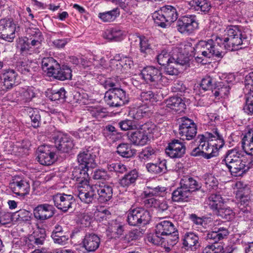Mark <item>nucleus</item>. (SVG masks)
<instances>
[{
	"label": "nucleus",
	"mask_w": 253,
	"mask_h": 253,
	"mask_svg": "<svg viewBox=\"0 0 253 253\" xmlns=\"http://www.w3.org/2000/svg\"><path fill=\"white\" fill-rule=\"evenodd\" d=\"M221 38L212 36L207 41H200L194 47V56L198 62L204 64L206 59L215 57L217 58L223 57L224 53L220 50Z\"/></svg>",
	"instance_id": "f257e3e1"
},
{
	"label": "nucleus",
	"mask_w": 253,
	"mask_h": 253,
	"mask_svg": "<svg viewBox=\"0 0 253 253\" xmlns=\"http://www.w3.org/2000/svg\"><path fill=\"white\" fill-rule=\"evenodd\" d=\"M158 63L165 66L166 73L169 75H177L180 70H183L189 65V58L176 49L170 55L166 50H162L157 55Z\"/></svg>",
	"instance_id": "f03ea898"
},
{
	"label": "nucleus",
	"mask_w": 253,
	"mask_h": 253,
	"mask_svg": "<svg viewBox=\"0 0 253 253\" xmlns=\"http://www.w3.org/2000/svg\"><path fill=\"white\" fill-rule=\"evenodd\" d=\"M252 161H249L242 155V151L235 148L225 153L222 164H224L233 176H238L248 171L252 166Z\"/></svg>",
	"instance_id": "7ed1b4c3"
},
{
	"label": "nucleus",
	"mask_w": 253,
	"mask_h": 253,
	"mask_svg": "<svg viewBox=\"0 0 253 253\" xmlns=\"http://www.w3.org/2000/svg\"><path fill=\"white\" fill-rule=\"evenodd\" d=\"M226 37L221 38V46L229 51L244 48L250 44V36L242 32L238 27L230 26L225 30Z\"/></svg>",
	"instance_id": "20e7f679"
},
{
	"label": "nucleus",
	"mask_w": 253,
	"mask_h": 253,
	"mask_svg": "<svg viewBox=\"0 0 253 253\" xmlns=\"http://www.w3.org/2000/svg\"><path fill=\"white\" fill-rule=\"evenodd\" d=\"M155 23L162 28L169 26L178 18V13L176 8L171 5H166L161 7L153 14Z\"/></svg>",
	"instance_id": "39448f33"
},
{
	"label": "nucleus",
	"mask_w": 253,
	"mask_h": 253,
	"mask_svg": "<svg viewBox=\"0 0 253 253\" xmlns=\"http://www.w3.org/2000/svg\"><path fill=\"white\" fill-rule=\"evenodd\" d=\"M140 75L147 83L157 88L167 85L169 79L162 75L161 72L153 66H147L141 71Z\"/></svg>",
	"instance_id": "423d86ee"
},
{
	"label": "nucleus",
	"mask_w": 253,
	"mask_h": 253,
	"mask_svg": "<svg viewBox=\"0 0 253 253\" xmlns=\"http://www.w3.org/2000/svg\"><path fill=\"white\" fill-rule=\"evenodd\" d=\"M150 219L149 212L141 207H132L127 212V221L130 226L145 225L148 223Z\"/></svg>",
	"instance_id": "0eeeda50"
},
{
	"label": "nucleus",
	"mask_w": 253,
	"mask_h": 253,
	"mask_svg": "<svg viewBox=\"0 0 253 253\" xmlns=\"http://www.w3.org/2000/svg\"><path fill=\"white\" fill-rule=\"evenodd\" d=\"M198 139L199 145L192 150L191 153L192 156H202L209 159L218 155L219 150L215 147L211 145L206 137L201 135L198 136Z\"/></svg>",
	"instance_id": "6e6552de"
},
{
	"label": "nucleus",
	"mask_w": 253,
	"mask_h": 253,
	"mask_svg": "<svg viewBox=\"0 0 253 253\" xmlns=\"http://www.w3.org/2000/svg\"><path fill=\"white\" fill-rule=\"evenodd\" d=\"M104 100L110 107H115L122 106L128 101L126 91L119 87L109 88L105 93Z\"/></svg>",
	"instance_id": "1a4fd4ad"
},
{
	"label": "nucleus",
	"mask_w": 253,
	"mask_h": 253,
	"mask_svg": "<svg viewBox=\"0 0 253 253\" xmlns=\"http://www.w3.org/2000/svg\"><path fill=\"white\" fill-rule=\"evenodd\" d=\"M179 125L178 134L183 140L193 139L197 132V128L193 120L187 117L180 119Z\"/></svg>",
	"instance_id": "9d476101"
},
{
	"label": "nucleus",
	"mask_w": 253,
	"mask_h": 253,
	"mask_svg": "<svg viewBox=\"0 0 253 253\" xmlns=\"http://www.w3.org/2000/svg\"><path fill=\"white\" fill-rule=\"evenodd\" d=\"M178 31L182 34H189L198 27L196 16L186 15L179 19L176 23Z\"/></svg>",
	"instance_id": "9b49d317"
},
{
	"label": "nucleus",
	"mask_w": 253,
	"mask_h": 253,
	"mask_svg": "<svg viewBox=\"0 0 253 253\" xmlns=\"http://www.w3.org/2000/svg\"><path fill=\"white\" fill-rule=\"evenodd\" d=\"M16 24L11 18L0 20V38L8 42L15 37Z\"/></svg>",
	"instance_id": "f8f14e48"
},
{
	"label": "nucleus",
	"mask_w": 253,
	"mask_h": 253,
	"mask_svg": "<svg viewBox=\"0 0 253 253\" xmlns=\"http://www.w3.org/2000/svg\"><path fill=\"white\" fill-rule=\"evenodd\" d=\"M55 206L64 212L73 210L72 205L75 203V199L72 195L65 193H57L53 196Z\"/></svg>",
	"instance_id": "ddd939ff"
},
{
	"label": "nucleus",
	"mask_w": 253,
	"mask_h": 253,
	"mask_svg": "<svg viewBox=\"0 0 253 253\" xmlns=\"http://www.w3.org/2000/svg\"><path fill=\"white\" fill-rule=\"evenodd\" d=\"M176 230L173 224L168 220H164L158 223L156 226L155 232L148 236L149 242L153 243L157 240L156 238H160L161 236H165L169 234L174 232Z\"/></svg>",
	"instance_id": "4468645a"
},
{
	"label": "nucleus",
	"mask_w": 253,
	"mask_h": 253,
	"mask_svg": "<svg viewBox=\"0 0 253 253\" xmlns=\"http://www.w3.org/2000/svg\"><path fill=\"white\" fill-rule=\"evenodd\" d=\"M180 185L190 192L191 195L194 193L197 194L199 198H203L205 195V190L202 188L201 184L192 177H184L181 179Z\"/></svg>",
	"instance_id": "2eb2a0df"
},
{
	"label": "nucleus",
	"mask_w": 253,
	"mask_h": 253,
	"mask_svg": "<svg viewBox=\"0 0 253 253\" xmlns=\"http://www.w3.org/2000/svg\"><path fill=\"white\" fill-rule=\"evenodd\" d=\"M53 139L55 147L61 153H69L74 146L72 138L67 134L59 133Z\"/></svg>",
	"instance_id": "dca6fc26"
},
{
	"label": "nucleus",
	"mask_w": 253,
	"mask_h": 253,
	"mask_svg": "<svg viewBox=\"0 0 253 253\" xmlns=\"http://www.w3.org/2000/svg\"><path fill=\"white\" fill-rule=\"evenodd\" d=\"M229 232L226 226L223 222L214 223L212 231L207 233L205 239L210 241L218 242L219 241L226 238Z\"/></svg>",
	"instance_id": "f3484780"
},
{
	"label": "nucleus",
	"mask_w": 253,
	"mask_h": 253,
	"mask_svg": "<svg viewBox=\"0 0 253 253\" xmlns=\"http://www.w3.org/2000/svg\"><path fill=\"white\" fill-rule=\"evenodd\" d=\"M9 188L15 194L24 198L29 193L30 184L29 180L18 177L9 183Z\"/></svg>",
	"instance_id": "a211bd4d"
},
{
	"label": "nucleus",
	"mask_w": 253,
	"mask_h": 253,
	"mask_svg": "<svg viewBox=\"0 0 253 253\" xmlns=\"http://www.w3.org/2000/svg\"><path fill=\"white\" fill-rule=\"evenodd\" d=\"M54 148L48 145H42L38 149V161L42 165L49 166L55 161V153L52 150Z\"/></svg>",
	"instance_id": "6ab92c4d"
},
{
	"label": "nucleus",
	"mask_w": 253,
	"mask_h": 253,
	"mask_svg": "<svg viewBox=\"0 0 253 253\" xmlns=\"http://www.w3.org/2000/svg\"><path fill=\"white\" fill-rule=\"evenodd\" d=\"M96 157L92 149L83 150L78 155L79 165L83 166L85 169H92L97 166L95 162Z\"/></svg>",
	"instance_id": "aec40b11"
},
{
	"label": "nucleus",
	"mask_w": 253,
	"mask_h": 253,
	"mask_svg": "<svg viewBox=\"0 0 253 253\" xmlns=\"http://www.w3.org/2000/svg\"><path fill=\"white\" fill-rule=\"evenodd\" d=\"M89 169H84L83 166H78L74 169L72 172V179L78 184L79 188L84 186L88 187L89 174L88 171Z\"/></svg>",
	"instance_id": "412c9836"
},
{
	"label": "nucleus",
	"mask_w": 253,
	"mask_h": 253,
	"mask_svg": "<svg viewBox=\"0 0 253 253\" xmlns=\"http://www.w3.org/2000/svg\"><path fill=\"white\" fill-rule=\"evenodd\" d=\"M184 144L177 139H174L169 144L166 149V153L171 158H180L185 153Z\"/></svg>",
	"instance_id": "4be33fe9"
},
{
	"label": "nucleus",
	"mask_w": 253,
	"mask_h": 253,
	"mask_svg": "<svg viewBox=\"0 0 253 253\" xmlns=\"http://www.w3.org/2000/svg\"><path fill=\"white\" fill-rule=\"evenodd\" d=\"M100 244L99 237L94 233H87L82 242V247L88 253L96 251Z\"/></svg>",
	"instance_id": "5701e85b"
},
{
	"label": "nucleus",
	"mask_w": 253,
	"mask_h": 253,
	"mask_svg": "<svg viewBox=\"0 0 253 253\" xmlns=\"http://www.w3.org/2000/svg\"><path fill=\"white\" fill-rule=\"evenodd\" d=\"M18 75L13 69H7L3 71L0 75V80L4 89H9L16 85Z\"/></svg>",
	"instance_id": "b1692460"
},
{
	"label": "nucleus",
	"mask_w": 253,
	"mask_h": 253,
	"mask_svg": "<svg viewBox=\"0 0 253 253\" xmlns=\"http://www.w3.org/2000/svg\"><path fill=\"white\" fill-rule=\"evenodd\" d=\"M182 244L187 250L196 251L200 246L198 235L193 232H187L182 237Z\"/></svg>",
	"instance_id": "393cba45"
},
{
	"label": "nucleus",
	"mask_w": 253,
	"mask_h": 253,
	"mask_svg": "<svg viewBox=\"0 0 253 253\" xmlns=\"http://www.w3.org/2000/svg\"><path fill=\"white\" fill-rule=\"evenodd\" d=\"M155 242L153 244L161 246L166 249H170V247H173L178 242L179 239L178 232L177 229L175 230L174 232L169 234L165 236L160 237V238H156Z\"/></svg>",
	"instance_id": "a878e982"
},
{
	"label": "nucleus",
	"mask_w": 253,
	"mask_h": 253,
	"mask_svg": "<svg viewBox=\"0 0 253 253\" xmlns=\"http://www.w3.org/2000/svg\"><path fill=\"white\" fill-rule=\"evenodd\" d=\"M54 208L49 204H42L37 206L34 210V214L36 218L43 220L51 217L54 214Z\"/></svg>",
	"instance_id": "bb28decb"
},
{
	"label": "nucleus",
	"mask_w": 253,
	"mask_h": 253,
	"mask_svg": "<svg viewBox=\"0 0 253 253\" xmlns=\"http://www.w3.org/2000/svg\"><path fill=\"white\" fill-rule=\"evenodd\" d=\"M95 192L97 193L98 201L102 203L110 201L113 196V188L107 184L97 185L94 186Z\"/></svg>",
	"instance_id": "cd10ccee"
},
{
	"label": "nucleus",
	"mask_w": 253,
	"mask_h": 253,
	"mask_svg": "<svg viewBox=\"0 0 253 253\" xmlns=\"http://www.w3.org/2000/svg\"><path fill=\"white\" fill-rule=\"evenodd\" d=\"M127 135L130 141L135 145H144L149 140L148 135L142 130L128 132Z\"/></svg>",
	"instance_id": "c85d7f7f"
},
{
	"label": "nucleus",
	"mask_w": 253,
	"mask_h": 253,
	"mask_svg": "<svg viewBox=\"0 0 253 253\" xmlns=\"http://www.w3.org/2000/svg\"><path fill=\"white\" fill-rule=\"evenodd\" d=\"M42 67L48 77H52L56 70L59 68L60 65L52 57H46L42 59Z\"/></svg>",
	"instance_id": "c756f323"
},
{
	"label": "nucleus",
	"mask_w": 253,
	"mask_h": 253,
	"mask_svg": "<svg viewBox=\"0 0 253 253\" xmlns=\"http://www.w3.org/2000/svg\"><path fill=\"white\" fill-rule=\"evenodd\" d=\"M206 138L211 145L215 147L218 150L224 145L225 141L223 136L217 128H215L212 133H208Z\"/></svg>",
	"instance_id": "7c9ffc66"
},
{
	"label": "nucleus",
	"mask_w": 253,
	"mask_h": 253,
	"mask_svg": "<svg viewBox=\"0 0 253 253\" xmlns=\"http://www.w3.org/2000/svg\"><path fill=\"white\" fill-rule=\"evenodd\" d=\"M139 177V173L136 169H132L125 174L119 181L120 185L124 188H127L135 184Z\"/></svg>",
	"instance_id": "2f4dec72"
},
{
	"label": "nucleus",
	"mask_w": 253,
	"mask_h": 253,
	"mask_svg": "<svg viewBox=\"0 0 253 253\" xmlns=\"http://www.w3.org/2000/svg\"><path fill=\"white\" fill-rule=\"evenodd\" d=\"M191 196L190 192L180 186L173 191L171 199L174 202H187L190 200Z\"/></svg>",
	"instance_id": "473e14b6"
},
{
	"label": "nucleus",
	"mask_w": 253,
	"mask_h": 253,
	"mask_svg": "<svg viewBox=\"0 0 253 253\" xmlns=\"http://www.w3.org/2000/svg\"><path fill=\"white\" fill-rule=\"evenodd\" d=\"M17 68L21 73L31 77L35 75L39 68L36 63L31 62H22L17 66Z\"/></svg>",
	"instance_id": "72a5a7b5"
},
{
	"label": "nucleus",
	"mask_w": 253,
	"mask_h": 253,
	"mask_svg": "<svg viewBox=\"0 0 253 253\" xmlns=\"http://www.w3.org/2000/svg\"><path fill=\"white\" fill-rule=\"evenodd\" d=\"M241 142L244 151L247 154L253 156V129H250L245 133Z\"/></svg>",
	"instance_id": "f704fd0d"
},
{
	"label": "nucleus",
	"mask_w": 253,
	"mask_h": 253,
	"mask_svg": "<svg viewBox=\"0 0 253 253\" xmlns=\"http://www.w3.org/2000/svg\"><path fill=\"white\" fill-rule=\"evenodd\" d=\"M166 107L175 112L183 111L185 108V104L181 98L178 96H173L166 101Z\"/></svg>",
	"instance_id": "c9c22d12"
},
{
	"label": "nucleus",
	"mask_w": 253,
	"mask_h": 253,
	"mask_svg": "<svg viewBox=\"0 0 253 253\" xmlns=\"http://www.w3.org/2000/svg\"><path fill=\"white\" fill-rule=\"evenodd\" d=\"M89 190L86 191L81 188L78 189V193L77 194L78 197L81 201L85 204H90L92 202L94 198H97V195L95 192L93 186L88 187Z\"/></svg>",
	"instance_id": "e433bc0d"
},
{
	"label": "nucleus",
	"mask_w": 253,
	"mask_h": 253,
	"mask_svg": "<svg viewBox=\"0 0 253 253\" xmlns=\"http://www.w3.org/2000/svg\"><path fill=\"white\" fill-rule=\"evenodd\" d=\"M230 88L228 83L224 82H218L214 84L212 92L215 97H224L228 94Z\"/></svg>",
	"instance_id": "4c0bfd02"
},
{
	"label": "nucleus",
	"mask_w": 253,
	"mask_h": 253,
	"mask_svg": "<svg viewBox=\"0 0 253 253\" xmlns=\"http://www.w3.org/2000/svg\"><path fill=\"white\" fill-rule=\"evenodd\" d=\"M53 74L52 77L60 81L71 80L72 76L71 68L66 65H63L61 67L57 68Z\"/></svg>",
	"instance_id": "58836bf2"
},
{
	"label": "nucleus",
	"mask_w": 253,
	"mask_h": 253,
	"mask_svg": "<svg viewBox=\"0 0 253 253\" xmlns=\"http://www.w3.org/2000/svg\"><path fill=\"white\" fill-rule=\"evenodd\" d=\"M189 3L196 10L204 13H208L211 7V2L208 0H192Z\"/></svg>",
	"instance_id": "ea45409f"
},
{
	"label": "nucleus",
	"mask_w": 253,
	"mask_h": 253,
	"mask_svg": "<svg viewBox=\"0 0 253 253\" xmlns=\"http://www.w3.org/2000/svg\"><path fill=\"white\" fill-rule=\"evenodd\" d=\"M167 162L163 160L156 163H148L146 165V168L150 172L154 174L165 173L167 170Z\"/></svg>",
	"instance_id": "a19ab883"
},
{
	"label": "nucleus",
	"mask_w": 253,
	"mask_h": 253,
	"mask_svg": "<svg viewBox=\"0 0 253 253\" xmlns=\"http://www.w3.org/2000/svg\"><path fill=\"white\" fill-rule=\"evenodd\" d=\"M145 205L147 207H154L158 209L160 212L166 211L169 207L168 203L166 201L158 200L154 198H151L144 201Z\"/></svg>",
	"instance_id": "79ce46f5"
},
{
	"label": "nucleus",
	"mask_w": 253,
	"mask_h": 253,
	"mask_svg": "<svg viewBox=\"0 0 253 253\" xmlns=\"http://www.w3.org/2000/svg\"><path fill=\"white\" fill-rule=\"evenodd\" d=\"M119 15L120 9L115 8L110 11L99 13L98 17L104 22H111L114 21Z\"/></svg>",
	"instance_id": "37998d69"
},
{
	"label": "nucleus",
	"mask_w": 253,
	"mask_h": 253,
	"mask_svg": "<svg viewBox=\"0 0 253 253\" xmlns=\"http://www.w3.org/2000/svg\"><path fill=\"white\" fill-rule=\"evenodd\" d=\"M123 32L117 28L107 30L104 34V37L110 41L119 42L123 39Z\"/></svg>",
	"instance_id": "c03bdc74"
},
{
	"label": "nucleus",
	"mask_w": 253,
	"mask_h": 253,
	"mask_svg": "<svg viewBox=\"0 0 253 253\" xmlns=\"http://www.w3.org/2000/svg\"><path fill=\"white\" fill-rule=\"evenodd\" d=\"M208 205L215 212L223 206V199L219 194H211L209 197Z\"/></svg>",
	"instance_id": "a18cd8bd"
},
{
	"label": "nucleus",
	"mask_w": 253,
	"mask_h": 253,
	"mask_svg": "<svg viewBox=\"0 0 253 253\" xmlns=\"http://www.w3.org/2000/svg\"><path fill=\"white\" fill-rule=\"evenodd\" d=\"M117 152L123 157L130 158L135 154V150L131 149L129 144L122 143L118 146Z\"/></svg>",
	"instance_id": "49530a36"
},
{
	"label": "nucleus",
	"mask_w": 253,
	"mask_h": 253,
	"mask_svg": "<svg viewBox=\"0 0 253 253\" xmlns=\"http://www.w3.org/2000/svg\"><path fill=\"white\" fill-rule=\"evenodd\" d=\"M20 98L23 102H29L35 97L34 89L32 87H27L20 89Z\"/></svg>",
	"instance_id": "de8ad7c7"
},
{
	"label": "nucleus",
	"mask_w": 253,
	"mask_h": 253,
	"mask_svg": "<svg viewBox=\"0 0 253 253\" xmlns=\"http://www.w3.org/2000/svg\"><path fill=\"white\" fill-rule=\"evenodd\" d=\"M107 168L110 172H115L117 174H123L127 171V167L120 163H109L107 165Z\"/></svg>",
	"instance_id": "09e8293b"
},
{
	"label": "nucleus",
	"mask_w": 253,
	"mask_h": 253,
	"mask_svg": "<svg viewBox=\"0 0 253 253\" xmlns=\"http://www.w3.org/2000/svg\"><path fill=\"white\" fill-rule=\"evenodd\" d=\"M49 98L52 101L64 102L66 98V91L63 88H61L58 90H52Z\"/></svg>",
	"instance_id": "8fccbe9b"
},
{
	"label": "nucleus",
	"mask_w": 253,
	"mask_h": 253,
	"mask_svg": "<svg viewBox=\"0 0 253 253\" xmlns=\"http://www.w3.org/2000/svg\"><path fill=\"white\" fill-rule=\"evenodd\" d=\"M215 213L218 216L228 221L231 220L234 217V213L232 210L228 207H225L224 205L218 209L215 212Z\"/></svg>",
	"instance_id": "3c124183"
},
{
	"label": "nucleus",
	"mask_w": 253,
	"mask_h": 253,
	"mask_svg": "<svg viewBox=\"0 0 253 253\" xmlns=\"http://www.w3.org/2000/svg\"><path fill=\"white\" fill-rule=\"evenodd\" d=\"M138 39L141 52L146 54L150 52L152 48L148 39L144 36H139Z\"/></svg>",
	"instance_id": "603ef678"
},
{
	"label": "nucleus",
	"mask_w": 253,
	"mask_h": 253,
	"mask_svg": "<svg viewBox=\"0 0 253 253\" xmlns=\"http://www.w3.org/2000/svg\"><path fill=\"white\" fill-rule=\"evenodd\" d=\"M204 183L207 190L211 191L217 187L218 181L211 174H206L204 176Z\"/></svg>",
	"instance_id": "864d4df0"
},
{
	"label": "nucleus",
	"mask_w": 253,
	"mask_h": 253,
	"mask_svg": "<svg viewBox=\"0 0 253 253\" xmlns=\"http://www.w3.org/2000/svg\"><path fill=\"white\" fill-rule=\"evenodd\" d=\"M29 116L31 118L32 126L37 128L40 126L41 122V115L38 110L30 109L29 111Z\"/></svg>",
	"instance_id": "5fc2aeb1"
},
{
	"label": "nucleus",
	"mask_w": 253,
	"mask_h": 253,
	"mask_svg": "<svg viewBox=\"0 0 253 253\" xmlns=\"http://www.w3.org/2000/svg\"><path fill=\"white\" fill-rule=\"evenodd\" d=\"M140 155L141 157L144 160L152 159L156 155V149L151 146H147L143 149Z\"/></svg>",
	"instance_id": "6e6d98bb"
},
{
	"label": "nucleus",
	"mask_w": 253,
	"mask_h": 253,
	"mask_svg": "<svg viewBox=\"0 0 253 253\" xmlns=\"http://www.w3.org/2000/svg\"><path fill=\"white\" fill-rule=\"evenodd\" d=\"M119 126L123 130H132L137 128V126L134 121L125 120L119 123Z\"/></svg>",
	"instance_id": "4d7b16f0"
},
{
	"label": "nucleus",
	"mask_w": 253,
	"mask_h": 253,
	"mask_svg": "<svg viewBox=\"0 0 253 253\" xmlns=\"http://www.w3.org/2000/svg\"><path fill=\"white\" fill-rule=\"evenodd\" d=\"M213 80L210 76L206 77L203 78L201 81L200 84L201 87L204 90H211L213 89V86L214 85L213 84Z\"/></svg>",
	"instance_id": "13d9d810"
},
{
	"label": "nucleus",
	"mask_w": 253,
	"mask_h": 253,
	"mask_svg": "<svg viewBox=\"0 0 253 253\" xmlns=\"http://www.w3.org/2000/svg\"><path fill=\"white\" fill-rule=\"evenodd\" d=\"M213 243V253H232V250L230 248H224L221 243L210 241Z\"/></svg>",
	"instance_id": "bf43d9fd"
},
{
	"label": "nucleus",
	"mask_w": 253,
	"mask_h": 253,
	"mask_svg": "<svg viewBox=\"0 0 253 253\" xmlns=\"http://www.w3.org/2000/svg\"><path fill=\"white\" fill-rule=\"evenodd\" d=\"M142 234V233L139 229L132 230L126 234L124 240L126 242L129 243L131 241L138 239Z\"/></svg>",
	"instance_id": "052dcab7"
},
{
	"label": "nucleus",
	"mask_w": 253,
	"mask_h": 253,
	"mask_svg": "<svg viewBox=\"0 0 253 253\" xmlns=\"http://www.w3.org/2000/svg\"><path fill=\"white\" fill-rule=\"evenodd\" d=\"M51 237L55 243L60 245L65 244L68 240V236L65 235L64 232L51 235Z\"/></svg>",
	"instance_id": "680f3d73"
},
{
	"label": "nucleus",
	"mask_w": 253,
	"mask_h": 253,
	"mask_svg": "<svg viewBox=\"0 0 253 253\" xmlns=\"http://www.w3.org/2000/svg\"><path fill=\"white\" fill-rule=\"evenodd\" d=\"M17 219L23 221H29L31 219V213L26 210H20L15 213Z\"/></svg>",
	"instance_id": "e2e57ef3"
},
{
	"label": "nucleus",
	"mask_w": 253,
	"mask_h": 253,
	"mask_svg": "<svg viewBox=\"0 0 253 253\" xmlns=\"http://www.w3.org/2000/svg\"><path fill=\"white\" fill-rule=\"evenodd\" d=\"M140 98L143 102H154L156 99L155 94L151 90L142 92L140 95Z\"/></svg>",
	"instance_id": "0e129e2a"
},
{
	"label": "nucleus",
	"mask_w": 253,
	"mask_h": 253,
	"mask_svg": "<svg viewBox=\"0 0 253 253\" xmlns=\"http://www.w3.org/2000/svg\"><path fill=\"white\" fill-rule=\"evenodd\" d=\"M94 179L105 180L109 178L107 171L103 169H96L92 175Z\"/></svg>",
	"instance_id": "69168bd1"
},
{
	"label": "nucleus",
	"mask_w": 253,
	"mask_h": 253,
	"mask_svg": "<svg viewBox=\"0 0 253 253\" xmlns=\"http://www.w3.org/2000/svg\"><path fill=\"white\" fill-rule=\"evenodd\" d=\"M38 233V232H36L34 235H31L29 238L31 244L33 246L42 245L44 243L45 238L40 237Z\"/></svg>",
	"instance_id": "338daca9"
},
{
	"label": "nucleus",
	"mask_w": 253,
	"mask_h": 253,
	"mask_svg": "<svg viewBox=\"0 0 253 253\" xmlns=\"http://www.w3.org/2000/svg\"><path fill=\"white\" fill-rule=\"evenodd\" d=\"M243 110L248 115L253 114V95H249L247 97L246 104Z\"/></svg>",
	"instance_id": "774afa93"
}]
</instances>
